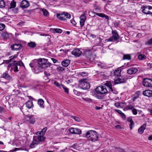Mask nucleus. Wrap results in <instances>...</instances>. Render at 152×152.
<instances>
[{
  "mask_svg": "<svg viewBox=\"0 0 152 152\" xmlns=\"http://www.w3.org/2000/svg\"><path fill=\"white\" fill-rule=\"evenodd\" d=\"M140 94V92L137 91L136 92V93L135 94V95H137V97H134V99H136L137 98H138L139 96V94Z\"/></svg>",
  "mask_w": 152,
  "mask_h": 152,
  "instance_id": "53",
  "label": "nucleus"
},
{
  "mask_svg": "<svg viewBox=\"0 0 152 152\" xmlns=\"http://www.w3.org/2000/svg\"><path fill=\"white\" fill-rule=\"evenodd\" d=\"M85 137L89 141L91 142H95L98 140V134L96 131L90 130L86 132Z\"/></svg>",
  "mask_w": 152,
  "mask_h": 152,
  "instance_id": "1",
  "label": "nucleus"
},
{
  "mask_svg": "<svg viewBox=\"0 0 152 152\" xmlns=\"http://www.w3.org/2000/svg\"><path fill=\"white\" fill-rule=\"evenodd\" d=\"M146 126V125L145 124H143L140 127L138 130V132L140 134H142L145 129Z\"/></svg>",
  "mask_w": 152,
  "mask_h": 152,
  "instance_id": "27",
  "label": "nucleus"
},
{
  "mask_svg": "<svg viewBox=\"0 0 152 152\" xmlns=\"http://www.w3.org/2000/svg\"><path fill=\"white\" fill-rule=\"evenodd\" d=\"M96 15H98V16L102 17L104 18V15L103 13H95L94 12Z\"/></svg>",
  "mask_w": 152,
  "mask_h": 152,
  "instance_id": "41",
  "label": "nucleus"
},
{
  "mask_svg": "<svg viewBox=\"0 0 152 152\" xmlns=\"http://www.w3.org/2000/svg\"><path fill=\"white\" fill-rule=\"evenodd\" d=\"M115 128L118 129H120L122 128L121 126L119 125H117L115 126Z\"/></svg>",
  "mask_w": 152,
  "mask_h": 152,
  "instance_id": "61",
  "label": "nucleus"
},
{
  "mask_svg": "<svg viewBox=\"0 0 152 152\" xmlns=\"http://www.w3.org/2000/svg\"><path fill=\"white\" fill-rule=\"evenodd\" d=\"M29 121L30 123L34 124L35 122V119L31 116L29 117Z\"/></svg>",
  "mask_w": 152,
  "mask_h": 152,
  "instance_id": "33",
  "label": "nucleus"
},
{
  "mask_svg": "<svg viewBox=\"0 0 152 152\" xmlns=\"http://www.w3.org/2000/svg\"><path fill=\"white\" fill-rule=\"evenodd\" d=\"M148 110L152 115V108L148 109Z\"/></svg>",
  "mask_w": 152,
  "mask_h": 152,
  "instance_id": "64",
  "label": "nucleus"
},
{
  "mask_svg": "<svg viewBox=\"0 0 152 152\" xmlns=\"http://www.w3.org/2000/svg\"><path fill=\"white\" fill-rule=\"evenodd\" d=\"M80 19L81 20H86V17L85 13L82 14L80 17Z\"/></svg>",
  "mask_w": 152,
  "mask_h": 152,
  "instance_id": "39",
  "label": "nucleus"
},
{
  "mask_svg": "<svg viewBox=\"0 0 152 152\" xmlns=\"http://www.w3.org/2000/svg\"><path fill=\"white\" fill-rule=\"evenodd\" d=\"M95 92L96 94L95 95L99 99L102 98L101 96H97V95H103L106 94L108 92L106 87L104 86H99L96 88L95 89Z\"/></svg>",
  "mask_w": 152,
  "mask_h": 152,
  "instance_id": "2",
  "label": "nucleus"
},
{
  "mask_svg": "<svg viewBox=\"0 0 152 152\" xmlns=\"http://www.w3.org/2000/svg\"><path fill=\"white\" fill-rule=\"evenodd\" d=\"M5 2L3 0H0V8H3L5 6Z\"/></svg>",
  "mask_w": 152,
  "mask_h": 152,
  "instance_id": "36",
  "label": "nucleus"
},
{
  "mask_svg": "<svg viewBox=\"0 0 152 152\" xmlns=\"http://www.w3.org/2000/svg\"><path fill=\"white\" fill-rule=\"evenodd\" d=\"M149 6H143L141 8L142 12L145 14H149Z\"/></svg>",
  "mask_w": 152,
  "mask_h": 152,
  "instance_id": "14",
  "label": "nucleus"
},
{
  "mask_svg": "<svg viewBox=\"0 0 152 152\" xmlns=\"http://www.w3.org/2000/svg\"><path fill=\"white\" fill-rule=\"evenodd\" d=\"M37 63L39 65L45 68L49 67L50 65V63L48 62L47 60L45 58L39 59L37 61Z\"/></svg>",
  "mask_w": 152,
  "mask_h": 152,
  "instance_id": "5",
  "label": "nucleus"
},
{
  "mask_svg": "<svg viewBox=\"0 0 152 152\" xmlns=\"http://www.w3.org/2000/svg\"><path fill=\"white\" fill-rule=\"evenodd\" d=\"M51 59L54 63H55L57 62V60L54 58H51Z\"/></svg>",
  "mask_w": 152,
  "mask_h": 152,
  "instance_id": "62",
  "label": "nucleus"
},
{
  "mask_svg": "<svg viewBox=\"0 0 152 152\" xmlns=\"http://www.w3.org/2000/svg\"><path fill=\"white\" fill-rule=\"evenodd\" d=\"M115 111L117 112L118 113L120 114V115L122 114V113L121 111L119 110H115Z\"/></svg>",
  "mask_w": 152,
  "mask_h": 152,
  "instance_id": "60",
  "label": "nucleus"
},
{
  "mask_svg": "<svg viewBox=\"0 0 152 152\" xmlns=\"http://www.w3.org/2000/svg\"><path fill=\"white\" fill-rule=\"evenodd\" d=\"M62 87L63 88L65 92L67 93L68 94L69 93V91H68V89L65 87L64 85H63V86H62Z\"/></svg>",
  "mask_w": 152,
  "mask_h": 152,
  "instance_id": "46",
  "label": "nucleus"
},
{
  "mask_svg": "<svg viewBox=\"0 0 152 152\" xmlns=\"http://www.w3.org/2000/svg\"><path fill=\"white\" fill-rule=\"evenodd\" d=\"M47 128L45 127L43 128L40 132H37L35 133L36 134H41L42 135H44L46 131L47 130Z\"/></svg>",
  "mask_w": 152,
  "mask_h": 152,
  "instance_id": "29",
  "label": "nucleus"
},
{
  "mask_svg": "<svg viewBox=\"0 0 152 152\" xmlns=\"http://www.w3.org/2000/svg\"><path fill=\"white\" fill-rule=\"evenodd\" d=\"M79 86L83 90H86L89 89L90 87L89 84L81 80H79Z\"/></svg>",
  "mask_w": 152,
  "mask_h": 152,
  "instance_id": "7",
  "label": "nucleus"
},
{
  "mask_svg": "<svg viewBox=\"0 0 152 152\" xmlns=\"http://www.w3.org/2000/svg\"><path fill=\"white\" fill-rule=\"evenodd\" d=\"M70 63V60L69 59H65L62 61L61 64L64 67H66Z\"/></svg>",
  "mask_w": 152,
  "mask_h": 152,
  "instance_id": "20",
  "label": "nucleus"
},
{
  "mask_svg": "<svg viewBox=\"0 0 152 152\" xmlns=\"http://www.w3.org/2000/svg\"><path fill=\"white\" fill-rule=\"evenodd\" d=\"M73 91H74V93L76 95H79V94H80V92H79L76 90H74Z\"/></svg>",
  "mask_w": 152,
  "mask_h": 152,
  "instance_id": "55",
  "label": "nucleus"
},
{
  "mask_svg": "<svg viewBox=\"0 0 152 152\" xmlns=\"http://www.w3.org/2000/svg\"><path fill=\"white\" fill-rule=\"evenodd\" d=\"M71 53L75 57H79L81 55L82 52L79 49L75 48L72 51Z\"/></svg>",
  "mask_w": 152,
  "mask_h": 152,
  "instance_id": "12",
  "label": "nucleus"
},
{
  "mask_svg": "<svg viewBox=\"0 0 152 152\" xmlns=\"http://www.w3.org/2000/svg\"><path fill=\"white\" fill-rule=\"evenodd\" d=\"M71 117L75 121L77 122H79L81 121V119L78 117L74 116H71Z\"/></svg>",
  "mask_w": 152,
  "mask_h": 152,
  "instance_id": "35",
  "label": "nucleus"
},
{
  "mask_svg": "<svg viewBox=\"0 0 152 152\" xmlns=\"http://www.w3.org/2000/svg\"><path fill=\"white\" fill-rule=\"evenodd\" d=\"M57 18L63 21L66 20V18L70 19L71 15L67 12H64L62 13L57 14Z\"/></svg>",
  "mask_w": 152,
  "mask_h": 152,
  "instance_id": "4",
  "label": "nucleus"
},
{
  "mask_svg": "<svg viewBox=\"0 0 152 152\" xmlns=\"http://www.w3.org/2000/svg\"><path fill=\"white\" fill-rule=\"evenodd\" d=\"M5 25L3 23H0V31L3 30L5 28Z\"/></svg>",
  "mask_w": 152,
  "mask_h": 152,
  "instance_id": "42",
  "label": "nucleus"
},
{
  "mask_svg": "<svg viewBox=\"0 0 152 152\" xmlns=\"http://www.w3.org/2000/svg\"><path fill=\"white\" fill-rule=\"evenodd\" d=\"M18 65L22 66H24L23 63L21 61H15L10 64V66L11 67V69L13 70L15 72H17L18 71L17 66Z\"/></svg>",
  "mask_w": 152,
  "mask_h": 152,
  "instance_id": "3",
  "label": "nucleus"
},
{
  "mask_svg": "<svg viewBox=\"0 0 152 152\" xmlns=\"http://www.w3.org/2000/svg\"><path fill=\"white\" fill-rule=\"evenodd\" d=\"M4 110V108L1 107L0 106V114H1L2 112Z\"/></svg>",
  "mask_w": 152,
  "mask_h": 152,
  "instance_id": "59",
  "label": "nucleus"
},
{
  "mask_svg": "<svg viewBox=\"0 0 152 152\" xmlns=\"http://www.w3.org/2000/svg\"><path fill=\"white\" fill-rule=\"evenodd\" d=\"M10 6L9 9L14 8L16 6V2L14 0H13L10 3Z\"/></svg>",
  "mask_w": 152,
  "mask_h": 152,
  "instance_id": "31",
  "label": "nucleus"
},
{
  "mask_svg": "<svg viewBox=\"0 0 152 152\" xmlns=\"http://www.w3.org/2000/svg\"><path fill=\"white\" fill-rule=\"evenodd\" d=\"M45 68L39 65L38 67H35L34 69L35 70V73H38L43 71Z\"/></svg>",
  "mask_w": 152,
  "mask_h": 152,
  "instance_id": "17",
  "label": "nucleus"
},
{
  "mask_svg": "<svg viewBox=\"0 0 152 152\" xmlns=\"http://www.w3.org/2000/svg\"><path fill=\"white\" fill-rule=\"evenodd\" d=\"M126 105V104L125 103H122V102H121L120 103V108H122L125 107Z\"/></svg>",
  "mask_w": 152,
  "mask_h": 152,
  "instance_id": "50",
  "label": "nucleus"
},
{
  "mask_svg": "<svg viewBox=\"0 0 152 152\" xmlns=\"http://www.w3.org/2000/svg\"><path fill=\"white\" fill-rule=\"evenodd\" d=\"M69 132L74 134H80L81 133V130L77 128H71L69 129Z\"/></svg>",
  "mask_w": 152,
  "mask_h": 152,
  "instance_id": "9",
  "label": "nucleus"
},
{
  "mask_svg": "<svg viewBox=\"0 0 152 152\" xmlns=\"http://www.w3.org/2000/svg\"><path fill=\"white\" fill-rule=\"evenodd\" d=\"M22 48V45L19 44H16L11 46V49L13 50L19 51Z\"/></svg>",
  "mask_w": 152,
  "mask_h": 152,
  "instance_id": "11",
  "label": "nucleus"
},
{
  "mask_svg": "<svg viewBox=\"0 0 152 152\" xmlns=\"http://www.w3.org/2000/svg\"><path fill=\"white\" fill-rule=\"evenodd\" d=\"M52 31L53 32L57 33H60L62 32V30L59 28H54L52 29Z\"/></svg>",
  "mask_w": 152,
  "mask_h": 152,
  "instance_id": "34",
  "label": "nucleus"
},
{
  "mask_svg": "<svg viewBox=\"0 0 152 152\" xmlns=\"http://www.w3.org/2000/svg\"><path fill=\"white\" fill-rule=\"evenodd\" d=\"M134 107L132 105H128L126 106V108L128 110L133 109Z\"/></svg>",
  "mask_w": 152,
  "mask_h": 152,
  "instance_id": "40",
  "label": "nucleus"
},
{
  "mask_svg": "<svg viewBox=\"0 0 152 152\" xmlns=\"http://www.w3.org/2000/svg\"><path fill=\"white\" fill-rule=\"evenodd\" d=\"M39 143V142L37 140V139H35V137H33V140L30 144V147L31 148H33L35 147Z\"/></svg>",
  "mask_w": 152,
  "mask_h": 152,
  "instance_id": "15",
  "label": "nucleus"
},
{
  "mask_svg": "<svg viewBox=\"0 0 152 152\" xmlns=\"http://www.w3.org/2000/svg\"><path fill=\"white\" fill-rule=\"evenodd\" d=\"M70 22L72 23L75 26V25L76 24V23L74 20H73V19L71 20Z\"/></svg>",
  "mask_w": 152,
  "mask_h": 152,
  "instance_id": "57",
  "label": "nucleus"
},
{
  "mask_svg": "<svg viewBox=\"0 0 152 152\" xmlns=\"http://www.w3.org/2000/svg\"><path fill=\"white\" fill-rule=\"evenodd\" d=\"M42 10L44 15L47 16L48 15L49 12L46 9H42Z\"/></svg>",
  "mask_w": 152,
  "mask_h": 152,
  "instance_id": "37",
  "label": "nucleus"
},
{
  "mask_svg": "<svg viewBox=\"0 0 152 152\" xmlns=\"http://www.w3.org/2000/svg\"><path fill=\"white\" fill-rule=\"evenodd\" d=\"M57 69V71L58 72L63 71L64 70V68L61 66H59L58 67Z\"/></svg>",
  "mask_w": 152,
  "mask_h": 152,
  "instance_id": "45",
  "label": "nucleus"
},
{
  "mask_svg": "<svg viewBox=\"0 0 152 152\" xmlns=\"http://www.w3.org/2000/svg\"><path fill=\"white\" fill-rule=\"evenodd\" d=\"M146 58V56L143 54H140L138 56V58L139 60H142L145 59Z\"/></svg>",
  "mask_w": 152,
  "mask_h": 152,
  "instance_id": "32",
  "label": "nucleus"
},
{
  "mask_svg": "<svg viewBox=\"0 0 152 152\" xmlns=\"http://www.w3.org/2000/svg\"><path fill=\"white\" fill-rule=\"evenodd\" d=\"M149 14H152V7L150 6L149 7Z\"/></svg>",
  "mask_w": 152,
  "mask_h": 152,
  "instance_id": "63",
  "label": "nucleus"
},
{
  "mask_svg": "<svg viewBox=\"0 0 152 152\" xmlns=\"http://www.w3.org/2000/svg\"><path fill=\"white\" fill-rule=\"evenodd\" d=\"M97 65L98 66L100 67L101 68H104V66L102 65V63H99L97 64Z\"/></svg>",
  "mask_w": 152,
  "mask_h": 152,
  "instance_id": "51",
  "label": "nucleus"
},
{
  "mask_svg": "<svg viewBox=\"0 0 152 152\" xmlns=\"http://www.w3.org/2000/svg\"><path fill=\"white\" fill-rule=\"evenodd\" d=\"M143 86L146 87L152 88V80L150 79L144 78L142 81Z\"/></svg>",
  "mask_w": 152,
  "mask_h": 152,
  "instance_id": "8",
  "label": "nucleus"
},
{
  "mask_svg": "<svg viewBox=\"0 0 152 152\" xmlns=\"http://www.w3.org/2000/svg\"><path fill=\"white\" fill-rule=\"evenodd\" d=\"M138 70L136 68H130L127 70V73L129 75L135 74L137 71Z\"/></svg>",
  "mask_w": 152,
  "mask_h": 152,
  "instance_id": "16",
  "label": "nucleus"
},
{
  "mask_svg": "<svg viewBox=\"0 0 152 152\" xmlns=\"http://www.w3.org/2000/svg\"><path fill=\"white\" fill-rule=\"evenodd\" d=\"M54 83L55 85L57 87L60 88H61V87H62V86H63V85L60 84V83H58V82L56 81H54Z\"/></svg>",
  "mask_w": 152,
  "mask_h": 152,
  "instance_id": "38",
  "label": "nucleus"
},
{
  "mask_svg": "<svg viewBox=\"0 0 152 152\" xmlns=\"http://www.w3.org/2000/svg\"><path fill=\"white\" fill-rule=\"evenodd\" d=\"M121 115L122 118L123 119H125L126 118V115L123 113H122V114Z\"/></svg>",
  "mask_w": 152,
  "mask_h": 152,
  "instance_id": "54",
  "label": "nucleus"
},
{
  "mask_svg": "<svg viewBox=\"0 0 152 152\" xmlns=\"http://www.w3.org/2000/svg\"><path fill=\"white\" fill-rule=\"evenodd\" d=\"M112 36L107 39L108 42H117L119 39V36L116 30L112 31Z\"/></svg>",
  "mask_w": 152,
  "mask_h": 152,
  "instance_id": "6",
  "label": "nucleus"
},
{
  "mask_svg": "<svg viewBox=\"0 0 152 152\" xmlns=\"http://www.w3.org/2000/svg\"><path fill=\"white\" fill-rule=\"evenodd\" d=\"M143 94L148 97L152 96V91L150 90H147L144 91L142 92Z\"/></svg>",
  "mask_w": 152,
  "mask_h": 152,
  "instance_id": "18",
  "label": "nucleus"
},
{
  "mask_svg": "<svg viewBox=\"0 0 152 152\" xmlns=\"http://www.w3.org/2000/svg\"><path fill=\"white\" fill-rule=\"evenodd\" d=\"M121 67L118 68L117 69L115 70L114 73V75L117 76H121Z\"/></svg>",
  "mask_w": 152,
  "mask_h": 152,
  "instance_id": "22",
  "label": "nucleus"
},
{
  "mask_svg": "<svg viewBox=\"0 0 152 152\" xmlns=\"http://www.w3.org/2000/svg\"><path fill=\"white\" fill-rule=\"evenodd\" d=\"M2 77L8 80H10L11 79V77L10 75L6 72L4 73L1 75Z\"/></svg>",
  "mask_w": 152,
  "mask_h": 152,
  "instance_id": "23",
  "label": "nucleus"
},
{
  "mask_svg": "<svg viewBox=\"0 0 152 152\" xmlns=\"http://www.w3.org/2000/svg\"><path fill=\"white\" fill-rule=\"evenodd\" d=\"M134 126V123L133 121H131L129 124V127L131 129H132Z\"/></svg>",
  "mask_w": 152,
  "mask_h": 152,
  "instance_id": "47",
  "label": "nucleus"
},
{
  "mask_svg": "<svg viewBox=\"0 0 152 152\" xmlns=\"http://www.w3.org/2000/svg\"><path fill=\"white\" fill-rule=\"evenodd\" d=\"M83 99L84 100L87 101L88 102H92V101L91 99L90 98H83Z\"/></svg>",
  "mask_w": 152,
  "mask_h": 152,
  "instance_id": "49",
  "label": "nucleus"
},
{
  "mask_svg": "<svg viewBox=\"0 0 152 152\" xmlns=\"http://www.w3.org/2000/svg\"><path fill=\"white\" fill-rule=\"evenodd\" d=\"M26 107L28 109H30L33 107V102L31 101H28L26 103Z\"/></svg>",
  "mask_w": 152,
  "mask_h": 152,
  "instance_id": "28",
  "label": "nucleus"
},
{
  "mask_svg": "<svg viewBox=\"0 0 152 152\" xmlns=\"http://www.w3.org/2000/svg\"><path fill=\"white\" fill-rule=\"evenodd\" d=\"M131 58V56L129 54H124L123 60H130Z\"/></svg>",
  "mask_w": 152,
  "mask_h": 152,
  "instance_id": "30",
  "label": "nucleus"
},
{
  "mask_svg": "<svg viewBox=\"0 0 152 152\" xmlns=\"http://www.w3.org/2000/svg\"><path fill=\"white\" fill-rule=\"evenodd\" d=\"M30 4L28 1L26 0H23L21 2L20 7L22 8H26L29 7Z\"/></svg>",
  "mask_w": 152,
  "mask_h": 152,
  "instance_id": "13",
  "label": "nucleus"
},
{
  "mask_svg": "<svg viewBox=\"0 0 152 152\" xmlns=\"http://www.w3.org/2000/svg\"><path fill=\"white\" fill-rule=\"evenodd\" d=\"M127 80L126 78L122 79L118 78L115 81V83L116 84H119L125 83Z\"/></svg>",
  "mask_w": 152,
  "mask_h": 152,
  "instance_id": "21",
  "label": "nucleus"
},
{
  "mask_svg": "<svg viewBox=\"0 0 152 152\" xmlns=\"http://www.w3.org/2000/svg\"><path fill=\"white\" fill-rule=\"evenodd\" d=\"M44 101L42 99H39L38 100V104L41 108H44Z\"/></svg>",
  "mask_w": 152,
  "mask_h": 152,
  "instance_id": "26",
  "label": "nucleus"
},
{
  "mask_svg": "<svg viewBox=\"0 0 152 152\" xmlns=\"http://www.w3.org/2000/svg\"><path fill=\"white\" fill-rule=\"evenodd\" d=\"M114 105L116 107L118 108H120V103L117 102Z\"/></svg>",
  "mask_w": 152,
  "mask_h": 152,
  "instance_id": "56",
  "label": "nucleus"
},
{
  "mask_svg": "<svg viewBox=\"0 0 152 152\" xmlns=\"http://www.w3.org/2000/svg\"><path fill=\"white\" fill-rule=\"evenodd\" d=\"M81 75L83 77H84L86 76L87 73L85 72H83L80 73Z\"/></svg>",
  "mask_w": 152,
  "mask_h": 152,
  "instance_id": "52",
  "label": "nucleus"
},
{
  "mask_svg": "<svg viewBox=\"0 0 152 152\" xmlns=\"http://www.w3.org/2000/svg\"><path fill=\"white\" fill-rule=\"evenodd\" d=\"M133 114L134 115H136L137 113V111L136 109H133L132 110Z\"/></svg>",
  "mask_w": 152,
  "mask_h": 152,
  "instance_id": "48",
  "label": "nucleus"
},
{
  "mask_svg": "<svg viewBox=\"0 0 152 152\" xmlns=\"http://www.w3.org/2000/svg\"><path fill=\"white\" fill-rule=\"evenodd\" d=\"M104 85L107 87L109 92L114 93L115 91V89L112 87L111 83L109 81H106L104 83Z\"/></svg>",
  "mask_w": 152,
  "mask_h": 152,
  "instance_id": "10",
  "label": "nucleus"
},
{
  "mask_svg": "<svg viewBox=\"0 0 152 152\" xmlns=\"http://www.w3.org/2000/svg\"><path fill=\"white\" fill-rule=\"evenodd\" d=\"M16 58H17V56H16L15 55L14 56H12L10 57V59L9 60L10 61H11L13 59Z\"/></svg>",
  "mask_w": 152,
  "mask_h": 152,
  "instance_id": "58",
  "label": "nucleus"
},
{
  "mask_svg": "<svg viewBox=\"0 0 152 152\" xmlns=\"http://www.w3.org/2000/svg\"><path fill=\"white\" fill-rule=\"evenodd\" d=\"M37 136H35L34 137H35V139H37L38 142H42L44 141L45 139V137L43 135L41 134H36Z\"/></svg>",
  "mask_w": 152,
  "mask_h": 152,
  "instance_id": "19",
  "label": "nucleus"
},
{
  "mask_svg": "<svg viewBox=\"0 0 152 152\" xmlns=\"http://www.w3.org/2000/svg\"><path fill=\"white\" fill-rule=\"evenodd\" d=\"M27 45L30 48H34L36 47L37 44L35 42H30L28 43Z\"/></svg>",
  "mask_w": 152,
  "mask_h": 152,
  "instance_id": "25",
  "label": "nucleus"
},
{
  "mask_svg": "<svg viewBox=\"0 0 152 152\" xmlns=\"http://www.w3.org/2000/svg\"><path fill=\"white\" fill-rule=\"evenodd\" d=\"M145 44L146 45H152V38L146 42Z\"/></svg>",
  "mask_w": 152,
  "mask_h": 152,
  "instance_id": "43",
  "label": "nucleus"
},
{
  "mask_svg": "<svg viewBox=\"0 0 152 152\" xmlns=\"http://www.w3.org/2000/svg\"><path fill=\"white\" fill-rule=\"evenodd\" d=\"M11 34L9 33L7 31H4L1 34V36L4 39H8Z\"/></svg>",
  "mask_w": 152,
  "mask_h": 152,
  "instance_id": "24",
  "label": "nucleus"
},
{
  "mask_svg": "<svg viewBox=\"0 0 152 152\" xmlns=\"http://www.w3.org/2000/svg\"><path fill=\"white\" fill-rule=\"evenodd\" d=\"M85 20H80V26L81 27H83V26L84 25Z\"/></svg>",
  "mask_w": 152,
  "mask_h": 152,
  "instance_id": "44",
  "label": "nucleus"
}]
</instances>
